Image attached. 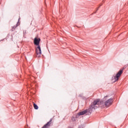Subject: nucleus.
<instances>
[{
	"mask_svg": "<svg viewBox=\"0 0 128 128\" xmlns=\"http://www.w3.org/2000/svg\"><path fill=\"white\" fill-rule=\"evenodd\" d=\"M18 23L16 24V26H14L12 27V31L14 32V30H16V27L18 26Z\"/></svg>",
	"mask_w": 128,
	"mask_h": 128,
	"instance_id": "7",
	"label": "nucleus"
},
{
	"mask_svg": "<svg viewBox=\"0 0 128 128\" xmlns=\"http://www.w3.org/2000/svg\"><path fill=\"white\" fill-rule=\"evenodd\" d=\"M18 20H20V18H19V19H18Z\"/></svg>",
	"mask_w": 128,
	"mask_h": 128,
	"instance_id": "13",
	"label": "nucleus"
},
{
	"mask_svg": "<svg viewBox=\"0 0 128 128\" xmlns=\"http://www.w3.org/2000/svg\"><path fill=\"white\" fill-rule=\"evenodd\" d=\"M52 119H50L49 122H48L46 124H45L44 126L42 128H49L50 126V124H52Z\"/></svg>",
	"mask_w": 128,
	"mask_h": 128,
	"instance_id": "5",
	"label": "nucleus"
},
{
	"mask_svg": "<svg viewBox=\"0 0 128 128\" xmlns=\"http://www.w3.org/2000/svg\"><path fill=\"white\" fill-rule=\"evenodd\" d=\"M100 6L98 8H96V11L94 12V14H96V12H98V8H100Z\"/></svg>",
	"mask_w": 128,
	"mask_h": 128,
	"instance_id": "10",
	"label": "nucleus"
},
{
	"mask_svg": "<svg viewBox=\"0 0 128 128\" xmlns=\"http://www.w3.org/2000/svg\"><path fill=\"white\" fill-rule=\"evenodd\" d=\"M106 98H108V96H106L104 98V100H106Z\"/></svg>",
	"mask_w": 128,
	"mask_h": 128,
	"instance_id": "11",
	"label": "nucleus"
},
{
	"mask_svg": "<svg viewBox=\"0 0 128 128\" xmlns=\"http://www.w3.org/2000/svg\"><path fill=\"white\" fill-rule=\"evenodd\" d=\"M78 128H82V126H80L78 127Z\"/></svg>",
	"mask_w": 128,
	"mask_h": 128,
	"instance_id": "12",
	"label": "nucleus"
},
{
	"mask_svg": "<svg viewBox=\"0 0 128 128\" xmlns=\"http://www.w3.org/2000/svg\"><path fill=\"white\" fill-rule=\"evenodd\" d=\"M100 6L98 8H96V11L94 12V14H96V12H98V8H100Z\"/></svg>",
	"mask_w": 128,
	"mask_h": 128,
	"instance_id": "9",
	"label": "nucleus"
},
{
	"mask_svg": "<svg viewBox=\"0 0 128 128\" xmlns=\"http://www.w3.org/2000/svg\"><path fill=\"white\" fill-rule=\"evenodd\" d=\"M100 104L103 103L100 102L99 100H94V102L90 106L88 109L80 112L78 113V116H84V114H90L92 112V110H96V108H98L100 106Z\"/></svg>",
	"mask_w": 128,
	"mask_h": 128,
	"instance_id": "1",
	"label": "nucleus"
},
{
	"mask_svg": "<svg viewBox=\"0 0 128 128\" xmlns=\"http://www.w3.org/2000/svg\"><path fill=\"white\" fill-rule=\"evenodd\" d=\"M72 122H75L76 120V118H74V117H72Z\"/></svg>",
	"mask_w": 128,
	"mask_h": 128,
	"instance_id": "8",
	"label": "nucleus"
},
{
	"mask_svg": "<svg viewBox=\"0 0 128 128\" xmlns=\"http://www.w3.org/2000/svg\"><path fill=\"white\" fill-rule=\"evenodd\" d=\"M34 107L35 110H38V106L36 103H34Z\"/></svg>",
	"mask_w": 128,
	"mask_h": 128,
	"instance_id": "6",
	"label": "nucleus"
},
{
	"mask_svg": "<svg viewBox=\"0 0 128 128\" xmlns=\"http://www.w3.org/2000/svg\"><path fill=\"white\" fill-rule=\"evenodd\" d=\"M34 44L36 46V54L37 56L42 55V49L40 48V38H35L34 39Z\"/></svg>",
	"mask_w": 128,
	"mask_h": 128,
	"instance_id": "2",
	"label": "nucleus"
},
{
	"mask_svg": "<svg viewBox=\"0 0 128 128\" xmlns=\"http://www.w3.org/2000/svg\"><path fill=\"white\" fill-rule=\"evenodd\" d=\"M96 100H98L100 102H102V104H100V105L98 106V108H100V106H104V104L106 108H108V106H112V102H114L112 98L108 99L104 102V101H100V99Z\"/></svg>",
	"mask_w": 128,
	"mask_h": 128,
	"instance_id": "3",
	"label": "nucleus"
},
{
	"mask_svg": "<svg viewBox=\"0 0 128 128\" xmlns=\"http://www.w3.org/2000/svg\"><path fill=\"white\" fill-rule=\"evenodd\" d=\"M123 70L124 69H120L116 76H112V80H114V82H118V78H120V75L122 74Z\"/></svg>",
	"mask_w": 128,
	"mask_h": 128,
	"instance_id": "4",
	"label": "nucleus"
}]
</instances>
